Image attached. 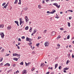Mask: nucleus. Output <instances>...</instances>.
I'll return each instance as SVG.
<instances>
[{
  "instance_id": "obj_1",
  "label": "nucleus",
  "mask_w": 74,
  "mask_h": 74,
  "mask_svg": "<svg viewBox=\"0 0 74 74\" xmlns=\"http://www.w3.org/2000/svg\"><path fill=\"white\" fill-rule=\"evenodd\" d=\"M56 34V32L55 31H53L51 33V36H55Z\"/></svg>"
},
{
  "instance_id": "obj_2",
  "label": "nucleus",
  "mask_w": 74,
  "mask_h": 74,
  "mask_svg": "<svg viewBox=\"0 0 74 74\" xmlns=\"http://www.w3.org/2000/svg\"><path fill=\"white\" fill-rule=\"evenodd\" d=\"M0 35L1 36V37L2 38H4V33H1V34H0Z\"/></svg>"
},
{
  "instance_id": "obj_3",
  "label": "nucleus",
  "mask_w": 74,
  "mask_h": 74,
  "mask_svg": "<svg viewBox=\"0 0 74 74\" xmlns=\"http://www.w3.org/2000/svg\"><path fill=\"white\" fill-rule=\"evenodd\" d=\"M45 47H48L49 45V43L48 42H46L45 43Z\"/></svg>"
},
{
  "instance_id": "obj_4",
  "label": "nucleus",
  "mask_w": 74,
  "mask_h": 74,
  "mask_svg": "<svg viewBox=\"0 0 74 74\" xmlns=\"http://www.w3.org/2000/svg\"><path fill=\"white\" fill-rule=\"evenodd\" d=\"M7 29L8 30H10V29H11V26H9L8 27H7Z\"/></svg>"
},
{
  "instance_id": "obj_5",
  "label": "nucleus",
  "mask_w": 74,
  "mask_h": 74,
  "mask_svg": "<svg viewBox=\"0 0 74 74\" xmlns=\"http://www.w3.org/2000/svg\"><path fill=\"white\" fill-rule=\"evenodd\" d=\"M27 71L26 70L23 71V74H26L27 73Z\"/></svg>"
},
{
  "instance_id": "obj_6",
  "label": "nucleus",
  "mask_w": 74,
  "mask_h": 74,
  "mask_svg": "<svg viewBox=\"0 0 74 74\" xmlns=\"http://www.w3.org/2000/svg\"><path fill=\"white\" fill-rule=\"evenodd\" d=\"M15 23L16 24H17V25L18 26H19V24H18V21H14Z\"/></svg>"
},
{
  "instance_id": "obj_7",
  "label": "nucleus",
  "mask_w": 74,
  "mask_h": 74,
  "mask_svg": "<svg viewBox=\"0 0 74 74\" xmlns=\"http://www.w3.org/2000/svg\"><path fill=\"white\" fill-rule=\"evenodd\" d=\"M5 66H10V64L8 63H7L6 64L4 65Z\"/></svg>"
},
{
  "instance_id": "obj_8",
  "label": "nucleus",
  "mask_w": 74,
  "mask_h": 74,
  "mask_svg": "<svg viewBox=\"0 0 74 74\" xmlns=\"http://www.w3.org/2000/svg\"><path fill=\"white\" fill-rule=\"evenodd\" d=\"M55 12H56V10H55L53 9L52 12H51V14H53V13Z\"/></svg>"
},
{
  "instance_id": "obj_9",
  "label": "nucleus",
  "mask_w": 74,
  "mask_h": 74,
  "mask_svg": "<svg viewBox=\"0 0 74 74\" xmlns=\"http://www.w3.org/2000/svg\"><path fill=\"white\" fill-rule=\"evenodd\" d=\"M53 5H55V6L57 7L58 5V4H57V3H55L53 4Z\"/></svg>"
},
{
  "instance_id": "obj_10",
  "label": "nucleus",
  "mask_w": 74,
  "mask_h": 74,
  "mask_svg": "<svg viewBox=\"0 0 74 74\" xmlns=\"http://www.w3.org/2000/svg\"><path fill=\"white\" fill-rule=\"evenodd\" d=\"M31 62H29L28 63H26V62H25V65L26 66H27L29 64H30Z\"/></svg>"
},
{
  "instance_id": "obj_11",
  "label": "nucleus",
  "mask_w": 74,
  "mask_h": 74,
  "mask_svg": "<svg viewBox=\"0 0 74 74\" xmlns=\"http://www.w3.org/2000/svg\"><path fill=\"white\" fill-rule=\"evenodd\" d=\"M29 39H30V38L27 37L26 39V41H29Z\"/></svg>"
},
{
  "instance_id": "obj_12",
  "label": "nucleus",
  "mask_w": 74,
  "mask_h": 74,
  "mask_svg": "<svg viewBox=\"0 0 74 74\" xmlns=\"http://www.w3.org/2000/svg\"><path fill=\"white\" fill-rule=\"evenodd\" d=\"M43 66H45V64L43 63H42L40 65V66L41 67H43Z\"/></svg>"
},
{
  "instance_id": "obj_13",
  "label": "nucleus",
  "mask_w": 74,
  "mask_h": 74,
  "mask_svg": "<svg viewBox=\"0 0 74 74\" xmlns=\"http://www.w3.org/2000/svg\"><path fill=\"white\" fill-rule=\"evenodd\" d=\"M16 55H18V54L16 53L15 54H13V56H16Z\"/></svg>"
},
{
  "instance_id": "obj_14",
  "label": "nucleus",
  "mask_w": 74,
  "mask_h": 74,
  "mask_svg": "<svg viewBox=\"0 0 74 74\" xmlns=\"http://www.w3.org/2000/svg\"><path fill=\"white\" fill-rule=\"evenodd\" d=\"M18 58H13V60H16V61H18Z\"/></svg>"
},
{
  "instance_id": "obj_15",
  "label": "nucleus",
  "mask_w": 74,
  "mask_h": 74,
  "mask_svg": "<svg viewBox=\"0 0 74 74\" xmlns=\"http://www.w3.org/2000/svg\"><path fill=\"white\" fill-rule=\"evenodd\" d=\"M4 27V25H0V28H3Z\"/></svg>"
},
{
  "instance_id": "obj_16",
  "label": "nucleus",
  "mask_w": 74,
  "mask_h": 74,
  "mask_svg": "<svg viewBox=\"0 0 74 74\" xmlns=\"http://www.w3.org/2000/svg\"><path fill=\"white\" fill-rule=\"evenodd\" d=\"M17 3H18V0H15V1L14 2V4H17Z\"/></svg>"
},
{
  "instance_id": "obj_17",
  "label": "nucleus",
  "mask_w": 74,
  "mask_h": 74,
  "mask_svg": "<svg viewBox=\"0 0 74 74\" xmlns=\"http://www.w3.org/2000/svg\"><path fill=\"white\" fill-rule=\"evenodd\" d=\"M28 29H29V27L28 26H27L25 28V30H28Z\"/></svg>"
},
{
  "instance_id": "obj_18",
  "label": "nucleus",
  "mask_w": 74,
  "mask_h": 74,
  "mask_svg": "<svg viewBox=\"0 0 74 74\" xmlns=\"http://www.w3.org/2000/svg\"><path fill=\"white\" fill-rule=\"evenodd\" d=\"M68 25L69 27H70V23L69 22H67Z\"/></svg>"
},
{
  "instance_id": "obj_19",
  "label": "nucleus",
  "mask_w": 74,
  "mask_h": 74,
  "mask_svg": "<svg viewBox=\"0 0 74 74\" xmlns=\"http://www.w3.org/2000/svg\"><path fill=\"white\" fill-rule=\"evenodd\" d=\"M57 47H58V48H59L60 47V45H59V44H57Z\"/></svg>"
},
{
  "instance_id": "obj_20",
  "label": "nucleus",
  "mask_w": 74,
  "mask_h": 74,
  "mask_svg": "<svg viewBox=\"0 0 74 74\" xmlns=\"http://www.w3.org/2000/svg\"><path fill=\"white\" fill-rule=\"evenodd\" d=\"M69 62H70V61H69V60H67V61H66V64H69Z\"/></svg>"
},
{
  "instance_id": "obj_21",
  "label": "nucleus",
  "mask_w": 74,
  "mask_h": 74,
  "mask_svg": "<svg viewBox=\"0 0 74 74\" xmlns=\"http://www.w3.org/2000/svg\"><path fill=\"white\" fill-rule=\"evenodd\" d=\"M58 64H55V69H56V67H58Z\"/></svg>"
},
{
  "instance_id": "obj_22",
  "label": "nucleus",
  "mask_w": 74,
  "mask_h": 74,
  "mask_svg": "<svg viewBox=\"0 0 74 74\" xmlns=\"http://www.w3.org/2000/svg\"><path fill=\"white\" fill-rule=\"evenodd\" d=\"M64 70H69V68H65L64 69Z\"/></svg>"
},
{
  "instance_id": "obj_23",
  "label": "nucleus",
  "mask_w": 74,
  "mask_h": 74,
  "mask_svg": "<svg viewBox=\"0 0 74 74\" xmlns=\"http://www.w3.org/2000/svg\"><path fill=\"white\" fill-rule=\"evenodd\" d=\"M21 4V0H19V2L18 3V4Z\"/></svg>"
},
{
  "instance_id": "obj_24",
  "label": "nucleus",
  "mask_w": 74,
  "mask_h": 74,
  "mask_svg": "<svg viewBox=\"0 0 74 74\" xmlns=\"http://www.w3.org/2000/svg\"><path fill=\"white\" fill-rule=\"evenodd\" d=\"M33 41V39H32V38H30L29 40V42H30L31 41Z\"/></svg>"
},
{
  "instance_id": "obj_25",
  "label": "nucleus",
  "mask_w": 74,
  "mask_h": 74,
  "mask_svg": "<svg viewBox=\"0 0 74 74\" xmlns=\"http://www.w3.org/2000/svg\"><path fill=\"white\" fill-rule=\"evenodd\" d=\"M12 69H10L7 71V73H10V72H11Z\"/></svg>"
},
{
  "instance_id": "obj_26",
  "label": "nucleus",
  "mask_w": 74,
  "mask_h": 74,
  "mask_svg": "<svg viewBox=\"0 0 74 74\" xmlns=\"http://www.w3.org/2000/svg\"><path fill=\"white\" fill-rule=\"evenodd\" d=\"M47 31V30H44V31L43 32V33L45 34V33H46Z\"/></svg>"
},
{
  "instance_id": "obj_27",
  "label": "nucleus",
  "mask_w": 74,
  "mask_h": 74,
  "mask_svg": "<svg viewBox=\"0 0 74 74\" xmlns=\"http://www.w3.org/2000/svg\"><path fill=\"white\" fill-rule=\"evenodd\" d=\"M20 64L21 65H23V62H21L20 63Z\"/></svg>"
},
{
  "instance_id": "obj_28",
  "label": "nucleus",
  "mask_w": 74,
  "mask_h": 74,
  "mask_svg": "<svg viewBox=\"0 0 74 74\" xmlns=\"http://www.w3.org/2000/svg\"><path fill=\"white\" fill-rule=\"evenodd\" d=\"M67 39H69L70 38V35H68L67 38Z\"/></svg>"
},
{
  "instance_id": "obj_29",
  "label": "nucleus",
  "mask_w": 74,
  "mask_h": 74,
  "mask_svg": "<svg viewBox=\"0 0 74 74\" xmlns=\"http://www.w3.org/2000/svg\"><path fill=\"white\" fill-rule=\"evenodd\" d=\"M5 5V3H3L2 4V6H4Z\"/></svg>"
},
{
  "instance_id": "obj_30",
  "label": "nucleus",
  "mask_w": 74,
  "mask_h": 74,
  "mask_svg": "<svg viewBox=\"0 0 74 74\" xmlns=\"http://www.w3.org/2000/svg\"><path fill=\"white\" fill-rule=\"evenodd\" d=\"M47 14H51V12L49 11L47 12Z\"/></svg>"
},
{
  "instance_id": "obj_31",
  "label": "nucleus",
  "mask_w": 74,
  "mask_h": 74,
  "mask_svg": "<svg viewBox=\"0 0 74 74\" xmlns=\"http://www.w3.org/2000/svg\"><path fill=\"white\" fill-rule=\"evenodd\" d=\"M60 37H61L60 36H58V37L57 38V40H58V39H59V38H60Z\"/></svg>"
},
{
  "instance_id": "obj_32",
  "label": "nucleus",
  "mask_w": 74,
  "mask_h": 74,
  "mask_svg": "<svg viewBox=\"0 0 74 74\" xmlns=\"http://www.w3.org/2000/svg\"><path fill=\"white\" fill-rule=\"evenodd\" d=\"M21 38H22V39H25V37L23 36L21 37Z\"/></svg>"
},
{
  "instance_id": "obj_33",
  "label": "nucleus",
  "mask_w": 74,
  "mask_h": 74,
  "mask_svg": "<svg viewBox=\"0 0 74 74\" xmlns=\"http://www.w3.org/2000/svg\"><path fill=\"white\" fill-rule=\"evenodd\" d=\"M22 21L20 22V25H22Z\"/></svg>"
},
{
  "instance_id": "obj_34",
  "label": "nucleus",
  "mask_w": 74,
  "mask_h": 74,
  "mask_svg": "<svg viewBox=\"0 0 74 74\" xmlns=\"http://www.w3.org/2000/svg\"><path fill=\"white\" fill-rule=\"evenodd\" d=\"M16 56H17V57H18V59H19V58H20V57L19 56V54H18V55H16Z\"/></svg>"
},
{
  "instance_id": "obj_35",
  "label": "nucleus",
  "mask_w": 74,
  "mask_h": 74,
  "mask_svg": "<svg viewBox=\"0 0 74 74\" xmlns=\"http://www.w3.org/2000/svg\"><path fill=\"white\" fill-rule=\"evenodd\" d=\"M39 8H41V5H39L38 6Z\"/></svg>"
},
{
  "instance_id": "obj_36",
  "label": "nucleus",
  "mask_w": 74,
  "mask_h": 74,
  "mask_svg": "<svg viewBox=\"0 0 74 74\" xmlns=\"http://www.w3.org/2000/svg\"><path fill=\"white\" fill-rule=\"evenodd\" d=\"M67 55L68 56V57L69 58H70V54H68Z\"/></svg>"
},
{
  "instance_id": "obj_37",
  "label": "nucleus",
  "mask_w": 74,
  "mask_h": 74,
  "mask_svg": "<svg viewBox=\"0 0 74 74\" xmlns=\"http://www.w3.org/2000/svg\"><path fill=\"white\" fill-rule=\"evenodd\" d=\"M60 30H64V29H63V28H60Z\"/></svg>"
},
{
  "instance_id": "obj_38",
  "label": "nucleus",
  "mask_w": 74,
  "mask_h": 74,
  "mask_svg": "<svg viewBox=\"0 0 74 74\" xmlns=\"http://www.w3.org/2000/svg\"><path fill=\"white\" fill-rule=\"evenodd\" d=\"M20 22H21L22 21V19L20 18Z\"/></svg>"
},
{
  "instance_id": "obj_39",
  "label": "nucleus",
  "mask_w": 74,
  "mask_h": 74,
  "mask_svg": "<svg viewBox=\"0 0 74 74\" xmlns=\"http://www.w3.org/2000/svg\"><path fill=\"white\" fill-rule=\"evenodd\" d=\"M16 73H19V72L18 70H17V71L16 72Z\"/></svg>"
},
{
  "instance_id": "obj_40",
  "label": "nucleus",
  "mask_w": 74,
  "mask_h": 74,
  "mask_svg": "<svg viewBox=\"0 0 74 74\" xmlns=\"http://www.w3.org/2000/svg\"><path fill=\"white\" fill-rule=\"evenodd\" d=\"M58 69H60V70H61V66H60L58 68Z\"/></svg>"
},
{
  "instance_id": "obj_41",
  "label": "nucleus",
  "mask_w": 74,
  "mask_h": 74,
  "mask_svg": "<svg viewBox=\"0 0 74 74\" xmlns=\"http://www.w3.org/2000/svg\"><path fill=\"white\" fill-rule=\"evenodd\" d=\"M18 41H21V38H19L18 39Z\"/></svg>"
},
{
  "instance_id": "obj_42",
  "label": "nucleus",
  "mask_w": 74,
  "mask_h": 74,
  "mask_svg": "<svg viewBox=\"0 0 74 74\" xmlns=\"http://www.w3.org/2000/svg\"><path fill=\"white\" fill-rule=\"evenodd\" d=\"M72 58H74V54H72Z\"/></svg>"
},
{
  "instance_id": "obj_43",
  "label": "nucleus",
  "mask_w": 74,
  "mask_h": 74,
  "mask_svg": "<svg viewBox=\"0 0 74 74\" xmlns=\"http://www.w3.org/2000/svg\"><path fill=\"white\" fill-rule=\"evenodd\" d=\"M32 42H29V45H32Z\"/></svg>"
},
{
  "instance_id": "obj_44",
  "label": "nucleus",
  "mask_w": 74,
  "mask_h": 74,
  "mask_svg": "<svg viewBox=\"0 0 74 74\" xmlns=\"http://www.w3.org/2000/svg\"><path fill=\"white\" fill-rule=\"evenodd\" d=\"M13 67H15V66H16V64H14L13 65Z\"/></svg>"
},
{
  "instance_id": "obj_45",
  "label": "nucleus",
  "mask_w": 74,
  "mask_h": 74,
  "mask_svg": "<svg viewBox=\"0 0 74 74\" xmlns=\"http://www.w3.org/2000/svg\"><path fill=\"white\" fill-rule=\"evenodd\" d=\"M25 21H26V22L27 23V18H25Z\"/></svg>"
},
{
  "instance_id": "obj_46",
  "label": "nucleus",
  "mask_w": 74,
  "mask_h": 74,
  "mask_svg": "<svg viewBox=\"0 0 74 74\" xmlns=\"http://www.w3.org/2000/svg\"><path fill=\"white\" fill-rule=\"evenodd\" d=\"M36 30H35L34 31V33H36Z\"/></svg>"
},
{
  "instance_id": "obj_47",
  "label": "nucleus",
  "mask_w": 74,
  "mask_h": 74,
  "mask_svg": "<svg viewBox=\"0 0 74 74\" xmlns=\"http://www.w3.org/2000/svg\"><path fill=\"white\" fill-rule=\"evenodd\" d=\"M64 70L63 71L64 72V73H67V72H66V70Z\"/></svg>"
},
{
  "instance_id": "obj_48",
  "label": "nucleus",
  "mask_w": 74,
  "mask_h": 74,
  "mask_svg": "<svg viewBox=\"0 0 74 74\" xmlns=\"http://www.w3.org/2000/svg\"><path fill=\"white\" fill-rule=\"evenodd\" d=\"M39 43H38L37 44H36V46H38L39 45Z\"/></svg>"
},
{
  "instance_id": "obj_49",
  "label": "nucleus",
  "mask_w": 74,
  "mask_h": 74,
  "mask_svg": "<svg viewBox=\"0 0 74 74\" xmlns=\"http://www.w3.org/2000/svg\"><path fill=\"white\" fill-rule=\"evenodd\" d=\"M29 45L31 47V48H32V45Z\"/></svg>"
},
{
  "instance_id": "obj_50",
  "label": "nucleus",
  "mask_w": 74,
  "mask_h": 74,
  "mask_svg": "<svg viewBox=\"0 0 74 74\" xmlns=\"http://www.w3.org/2000/svg\"><path fill=\"white\" fill-rule=\"evenodd\" d=\"M72 18V17H69V19L70 20Z\"/></svg>"
},
{
  "instance_id": "obj_51",
  "label": "nucleus",
  "mask_w": 74,
  "mask_h": 74,
  "mask_svg": "<svg viewBox=\"0 0 74 74\" xmlns=\"http://www.w3.org/2000/svg\"><path fill=\"white\" fill-rule=\"evenodd\" d=\"M1 59L0 60V62H2V61L3 60V58H1Z\"/></svg>"
},
{
  "instance_id": "obj_52",
  "label": "nucleus",
  "mask_w": 74,
  "mask_h": 74,
  "mask_svg": "<svg viewBox=\"0 0 74 74\" xmlns=\"http://www.w3.org/2000/svg\"><path fill=\"white\" fill-rule=\"evenodd\" d=\"M3 7V8H7V7H6V6H5V5Z\"/></svg>"
},
{
  "instance_id": "obj_53",
  "label": "nucleus",
  "mask_w": 74,
  "mask_h": 74,
  "mask_svg": "<svg viewBox=\"0 0 74 74\" xmlns=\"http://www.w3.org/2000/svg\"><path fill=\"white\" fill-rule=\"evenodd\" d=\"M55 18H57V19H58L59 18V17H58V16H56L55 17Z\"/></svg>"
},
{
  "instance_id": "obj_54",
  "label": "nucleus",
  "mask_w": 74,
  "mask_h": 74,
  "mask_svg": "<svg viewBox=\"0 0 74 74\" xmlns=\"http://www.w3.org/2000/svg\"><path fill=\"white\" fill-rule=\"evenodd\" d=\"M42 3L43 4H44V3H45V1H44V0L42 1Z\"/></svg>"
},
{
  "instance_id": "obj_55",
  "label": "nucleus",
  "mask_w": 74,
  "mask_h": 74,
  "mask_svg": "<svg viewBox=\"0 0 74 74\" xmlns=\"http://www.w3.org/2000/svg\"><path fill=\"white\" fill-rule=\"evenodd\" d=\"M8 3L7 4H6L5 5V6H6L7 7V6H8Z\"/></svg>"
},
{
  "instance_id": "obj_56",
  "label": "nucleus",
  "mask_w": 74,
  "mask_h": 74,
  "mask_svg": "<svg viewBox=\"0 0 74 74\" xmlns=\"http://www.w3.org/2000/svg\"><path fill=\"white\" fill-rule=\"evenodd\" d=\"M49 74V72H47L46 74Z\"/></svg>"
},
{
  "instance_id": "obj_57",
  "label": "nucleus",
  "mask_w": 74,
  "mask_h": 74,
  "mask_svg": "<svg viewBox=\"0 0 74 74\" xmlns=\"http://www.w3.org/2000/svg\"><path fill=\"white\" fill-rule=\"evenodd\" d=\"M57 7V8H59V7H60V5H59V6H58V7Z\"/></svg>"
},
{
  "instance_id": "obj_58",
  "label": "nucleus",
  "mask_w": 74,
  "mask_h": 74,
  "mask_svg": "<svg viewBox=\"0 0 74 74\" xmlns=\"http://www.w3.org/2000/svg\"><path fill=\"white\" fill-rule=\"evenodd\" d=\"M9 55H10V54H7L6 55V56H9Z\"/></svg>"
},
{
  "instance_id": "obj_59",
  "label": "nucleus",
  "mask_w": 74,
  "mask_h": 74,
  "mask_svg": "<svg viewBox=\"0 0 74 74\" xmlns=\"http://www.w3.org/2000/svg\"><path fill=\"white\" fill-rule=\"evenodd\" d=\"M49 0H46V2H47V3H48V1H49Z\"/></svg>"
},
{
  "instance_id": "obj_60",
  "label": "nucleus",
  "mask_w": 74,
  "mask_h": 74,
  "mask_svg": "<svg viewBox=\"0 0 74 74\" xmlns=\"http://www.w3.org/2000/svg\"><path fill=\"white\" fill-rule=\"evenodd\" d=\"M17 48L18 49H20V47L18 46H17Z\"/></svg>"
},
{
  "instance_id": "obj_61",
  "label": "nucleus",
  "mask_w": 74,
  "mask_h": 74,
  "mask_svg": "<svg viewBox=\"0 0 74 74\" xmlns=\"http://www.w3.org/2000/svg\"><path fill=\"white\" fill-rule=\"evenodd\" d=\"M40 38H41V37H39V36L38 37V39H40Z\"/></svg>"
},
{
  "instance_id": "obj_62",
  "label": "nucleus",
  "mask_w": 74,
  "mask_h": 74,
  "mask_svg": "<svg viewBox=\"0 0 74 74\" xmlns=\"http://www.w3.org/2000/svg\"><path fill=\"white\" fill-rule=\"evenodd\" d=\"M69 48H71V45H70L69 46Z\"/></svg>"
},
{
  "instance_id": "obj_63",
  "label": "nucleus",
  "mask_w": 74,
  "mask_h": 74,
  "mask_svg": "<svg viewBox=\"0 0 74 74\" xmlns=\"http://www.w3.org/2000/svg\"><path fill=\"white\" fill-rule=\"evenodd\" d=\"M18 45H19L21 44V43L19 42H18Z\"/></svg>"
},
{
  "instance_id": "obj_64",
  "label": "nucleus",
  "mask_w": 74,
  "mask_h": 74,
  "mask_svg": "<svg viewBox=\"0 0 74 74\" xmlns=\"http://www.w3.org/2000/svg\"><path fill=\"white\" fill-rule=\"evenodd\" d=\"M66 32H67V31H64V33H66Z\"/></svg>"
}]
</instances>
